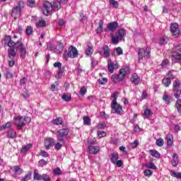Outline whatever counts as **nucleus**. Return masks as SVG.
Instances as JSON below:
<instances>
[{
	"label": "nucleus",
	"instance_id": "obj_1",
	"mask_svg": "<svg viewBox=\"0 0 181 181\" xmlns=\"http://www.w3.org/2000/svg\"><path fill=\"white\" fill-rule=\"evenodd\" d=\"M4 40L9 47L8 49V58L9 59H15V57L16 56V52H15V46H16V42H13V40H12V37H11L10 35L4 36Z\"/></svg>",
	"mask_w": 181,
	"mask_h": 181
},
{
	"label": "nucleus",
	"instance_id": "obj_2",
	"mask_svg": "<svg viewBox=\"0 0 181 181\" xmlns=\"http://www.w3.org/2000/svg\"><path fill=\"white\" fill-rule=\"evenodd\" d=\"M14 119V125L16 126V128L18 129H22L23 127L28 125V124H30L32 119L28 116H21L18 115L13 117Z\"/></svg>",
	"mask_w": 181,
	"mask_h": 181
},
{
	"label": "nucleus",
	"instance_id": "obj_3",
	"mask_svg": "<svg viewBox=\"0 0 181 181\" xmlns=\"http://www.w3.org/2000/svg\"><path fill=\"white\" fill-rule=\"evenodd\" d=\"M129 71V67H124L119 70V74H113L112 76V80L113 83H118L119 81H122L124 78H125V76H127V73Z\"/></svg>",
	"mask_w": 181,
	"mask_h": 181
},
{
	"label": "nucleus",
	"instance_id": "obj_4",
	"mask_svg": "<svg viewBox=\"0 0 181 181\" xmlns=\"http://www.w3.org/2000/svg\"><path fill=\"white\" fill-rule=\"evenodd\" d=\"M69 132L70 130L69 129H62L57 131V139L59 142H62V144H66L64 141V138L69 135Z\"/></svg>",
	"mask_w": 181,
	"mask_h": 181
},
{
	"label": "nucleus",
	"instance_id": "obj_5",
	"mask_svg": "<svg viewBox=\"0 0 181 181\" xmlns=\"http://www.w3.org/2000/svg\"><path fill=\"white\" fill-rule=\"evenodd\" d=\"M125 35H127V30H125V29H124V28H120L118 30L116 36H113L112 37V41L113 42V43L115 45H118V42H119V40H122V39H124V36H125Z\"/></svg>",
	"mask_w": 181,
	"mask_h": 181
},
{
	"label": "nucleus",
	"instance_id": "obj_6",
	"mask_svg": "<svg viewBox=\"0 0 181 181\" xmlns=\"http://www.w3.org/2000/svg\"><path fill=\"white\" fill-rule=\"evenodd\" d=\"M139 62L144 57L148 59L151 56V48L146 47V49H139L138 51Z\"/></svg>",
	"mask_w": 181,
	"mask_h": 181
},
{
	"label": "nucleus",
	"instance_id": "obj_7",
	"mask_svg": "<svg viewBox=\"0 0 181 181\" xmlns=\"http://www.w3.org/2000/svg\"><path fill=\"white\" fill-rule=\"evenodd\" d=\"M53 5L49 1H44L42 4V13L47 16L52 13Z\"/></svg>",
	"mask_w": 181,
	"mask_h": 181
},
{
	"label": "nucleus",
	"instance_id": "obj_8",
	"mask_svg": "<svg viewBox=\"0 0 181 181\" xmlns=\"http://www.w3.org/2000/svg\"><path fill=\"white\" fill-rule=\"evenodd\" d=\"M170 32L175 37H179L180 35V29L179 28V24L176 23H171Z\"/></svg>",
	"mask_w": 181,
	"mask_h": 181
},
{
	"label": "nucleus",
	"instance_id": "obj_9",
	"mask_svg": "<svg viewBox=\"0 0 181 181\" xmlns=\"http://www.w3.org/2000/svg\"><path fill=\"white\" fill-rule=\"evenodd\" d=\"M16 46L17 49H19L21 56L22 59H25L26 56V48L25 47V45H23V42L22 41L19 40L16 42Z\"/></svg>",
	"mask_w": 181,
	"mask_h": 181
},
{
	"label": "nucleus",
	"instance_id": "obj_10",
	"mask_svg": "<svg viewBox=\"0 0 181 181\" xmlns=\"http://www.w3.org/2000/svg\"><path fill=\"white\" fill-rule=\"evenodd\" d=\"M111 108L112 114H118V115H121V112H122V106L116 103H111Z\"/></svg>",
	"mask_w": 181,
	"mask_h": 181
},
{
	"label": "nucleus",
	"instance_id": "obj_11",
	"mask_svg": "<svg viewBox=\"0 0 181 181\" xmlns=\"http://www.w3.org/2000/svg\"><path fill=\"white\" fill-rule=\"evenodd\" d=\"M49 49L55 52V53H61V52H63V49H64V45H63V42H59L57 46L49 45Z\"/></svg>",
	"mask_w": 181,
	"mask_h": 181
},
{
	"label": "nucleus",
	"instance_id": "obj_12",
	"mask_svg": "<svg viewBox=\"0 0 181 181\" xmlns=\"http://www.w3.org/2000/svg\"><path fill=\"white\" fill-rule=\"evenodd\" d=\"M67 54L71 59H76V57H78V51L77 50V48L70 46L68 49Z\"/></svg>",
	"mask_w": 181,
	"mask_h": 181
},
{
	"label": "nucleus",
	"instance_id": "obj_13",
	"mask_svg": "<svg viewBox=\"0 0 181 181\" xmlns=\"http://www.w3.org/2000/svg\"><path fill=\"white\" fill-rule=\"evenodd\" d=\"M119 65L117 62H113L112 59H109L107 62V69L110 73H114V70L118 69Z\"/></svg>",
	"mask_w": 181,
	"mask_h": 181
},
{
	"label": "nucleus",
	"instance_id": "obj_14",
	"mask_svg": "<svg viewBox=\"0 0 181 181\" xmlns=\"http://www.w3.org/2000/svg\"><path fill=\"white\" fill-rule=\"evenodd\" d=\"M173 57L175 59V60H179L180 62H181V45H180L175 47L173 52Z\"/></svg>",
	"mask_w": 181,
	"mask_h": 181
},
{
	"label": "nucleus",
	"instance_id": "obj_15",
	"mask_svg": "<svg viewBox=\"0 0 181 181\" xmlns=\"http://www.w3.org/2000/svg\"><path fill=\"white\" fill-rule=\"evenodd\" d=\"M99 54L100 56H104V57H110V47L107 45H104L101 49L98 50Z\"/></svg>",
	"mask_w": 181,
	"mask_h": 181
},
{
	"label": "nucleus",
	"instance_id": "obj_16",
	"mask_svg": "<svg viewBox=\"0 0 181 181\" xmlns=\"http://www.w3.org/2000/svg\"><path fill=\"white\" fill-rule=\"evenodd\" d=\"M11 16L14 18V19L21 18V6H17L14 7V9H13L11 12Z\"/></svg>",
	"mask_w": 181,
	"mask_h": 181
},
{
	"label": "nucleus",
	"instance_id": "obj_17",
	"mask_svg": "<svg viewBox=\"0 0 181 181\" xmlns=\"http://www.w3.org/2000/svg\"><path fill=\"white\" fill-rule=\"evenodd\" d=\"M93 53H94L93 44H91L90 42H88L86 49L85 50V54H86V56H91Z\"/></svg>",
	"mask_w": 181,
	"mask_h": 181
},
{
	"label": "nucleus",
	"instance_id": "obj_18",
	"mask_svg": "<svg viewBox=\"0 0 181 181\" xmlns=\"http://www.w3.org/2000/svg\"><path fill=\"white\" fill-rule=\"evenodd\" d=\"M131 81L134 86H138V84L141 83V77H139L138 74L134 73L131 77Z\"/></svg>",
	"mask_w": 181,
	"mask_h": 181
},
{
	"label": "nucleus",
	"instance_id": "obj_19",
	"mask_svg": "<svg viewBox=\"0 0 181 181\" xmlns=\"http://www.w3.org/2000/svg\"><path fill=\"white\" fill-rule=\"evenodd\" d=\"M88 150L89 153H92L93 155H95V153H98L100 151V146H89L88 147Z\"/></svg>",
	"mask_w": 181,
	"mask_h": 181
},
{
	"label": "nucleus",
	"instance_id": "obj_20",
	"mask_svg": "<svg viewBox=\"0 0 181 181\" xmlns=\"http://www.w3.org/2000/svg\"><path fill=\"white\" fill-rule=\"evenodd\" d=\"M33 145L32 144H28L27 145L23 146L21 149V153L23 155H26V153L29 152L30 149H32V147Z\"/></svg>",
	"mask_w": 181,
	"mask_h": 181
},
{
	"label": "nucleus",
	"instance_id": "obj_21",
	"mask_svg": "<svg viewBox=\"0 0 181 181\" xmlns=\"http://www.w3.org/2000/svg\"><path fill=\"white\" fill-rule=\"evenodd\" d=\"M52 145H54V139L53 138H49V139H46L45 140V146L46 149H49L50 146Z\"/></svg>",
	"mask_w": 181,
	"mask_h": 181
},
{
	"label": "nucleus",
	"instance_id": "obj_22",
	"mask_svg": "<svg viewBox=\"0 0 181 181\" xmlns=\"http://www.w3.org/2000/svg\"><path fill=\"white\" fill-rule=\"evenodd\" d=\"M107 29L110 30V32H114L117 28H118V23L117 22H112L107 24Z\"/></svg>",
	"mask_w": 181,
	"mask_h": 181
},
{
	"label": "nucleus",
	"instance_id": "obj_23",
	"mask_svg": "<svg viewBox=\"0 0 181 181\" xmlns=\"http://www.w3.org/2000/svg\"><path fill=\"white\" fill-rule=\"evenodd\" d=\"M16 132L13 129H10L7 132L6 137L9 138L10 139H15L16 138Z\"/></svg>",
	"mask_w": 181,
	"mask_h": 181
},
{
	"label": "nucleus",
	"instance_id": "obj_24",
	"mask_svg": "<svg viewBox=\"0 0 181 181\" xmlns=\"http://www.w3.org/2000/svg\"><path fill=\"white\" fill-rule=\"evenodd\" d=\"M119 158V156H118L117 153H112L110 156V159L112 163H113V164L117 163V161L118 160Z\"/></svg>",
	"mask_w": 181,
	"mask_h": 181
},
{
	"label": "nucleus",
	"instance_id": "obj_25",
	"mask_svg": "<svg viewBox=\"0 0 181 181\" xmlns=\"http://www.w3.org/2000/svg\"><path fill=\"white\" fill-rule=\"evenodd\" d=\"M179 156L176 153H173V160L171 161L172 166H177L179 163V160H178Z\"/></svg>",
	"mask_w": 181,
	"mask_h": 181
},
{
	"label": "nucleus",
	"instance_id": "obj_26",
	"mask_svg": "<svg viewBox=\"0 0 181 181\" xmlns=\"http://www.w3.org/2000/svg\"><path fill=\"white\" fill-rule=\"evenodd\" d=\"M62 8V3L59 1H55L52 4V11H59Z\"/></svg>",
	"mask_w": 181,
	"mask_h": 181
},
{
	"label": "nucleus",
	"instance_id": "obj_27",
	"mask_svg": "<svg viewBox=\"0 0 181 181\" xmlns=\"http://www.w3.org/2000/svg\"><path fill=\"white\" fill-rule=\"evenodd\" d=\"M54 125H62L63 124V119L62 117H57L52 121Z\"/></svg>",
	"mask_w": 181,
	"mask_h": 181
},
{
	"label": "nucleus",
	"instance_id": "obj_28",
	"mask_svg": "<svg viewBox=\"0 0 181 181\" xmlns=\"http://www.w3.org/2000/svg\"><path fill=\"white\" fill-rule=\"evenodd\" d=\"M167 145H168V146H172V145H173V135H167Z\"/></svg>",
	"mask_w": 181,
	"mask_h": 181
},
{
	"label": "nucleus",
	"instance_id": "obj_29",
	"mask_svg": "<svg viewBox=\"0 0 181 181\" xmlns=\"http://www.w3.org/2000/svg\"><path fill=\"white\" fill-rule=\"evenodd\" d=\"M163 100L165 103V104H170V101H172V96L168 94H164Z\"/></svg>",
	"mask_w": 181,
	"mask_h": 181
},
{
	"label": "nucleus",
	"instance_id": "obj_30",
	"mask_svg": "<svg viewBox=\"0 0 181 181\" xmlns=\"http://www.w3.org/2000/svg\"><path fill=\"white\" fill-rule=\"evenodd\" d=\"M103 25H104V21H103V20H100L98 27L97 28V30H96L97 33H102L103 30Z\"/></svg>",
	"mask_w": 181,
	"mask_h": 181
},
{
	"label": "nucleus",
	"instance_id": "obj_31",
	"mask_svg": "<svg viewBox=\"0 0 181 181\" xmlns=\"http://www.w3.org/2000/svg\"><path fill=\"white\" fill-rule=\"evenodd\" d=\"M34 180H42V175L39 173L38 170H34Z\"/></svg>",
	"mask_w": 181,
	"mask_h": 181
},
{
	"label": "nucleus",
	"instance_id": "obj_32",
	"mask_svg": "<svg viewBox=\"0 0 181 181\" xmlns=\"http://www.w3.org/2000/svg\"><path fill=\"white\" fill-rule=\"evenodd\" d=\"M149 153L151 156L154 158H160V154L156 150H150Z\"/></svg>",
	"mask_w": 181,
	"mask_h": 181
},
{
	"label": "nucleus",
	"instance_id": "obj_33",
	"mask_svg": "<svg viewBox=\"0 0 181 181\" xmlns=\"http://www.w3.org/2000/svg\"><path fill=\"white\" fill-rule=\"evenodd\" d=\"M4 75L6 76V78H12V77H13V76L11 73V71H9V69H8L7 68H5L4 69Z\"/></svg>",
	"mask_w": 181,
	"mask_h": 181
},
{
	"label": "nucleus",
	"instance_id": "obj_34",
	"mask_svg": "<svg viewBox=\"0 0 181 181\" xmlns=\"http://www.w3.org/2000/svg\"><path fill=\"white\" fill-rule=\"evenodd\" d=\"M13 172L16 175H21L23 173V170L20 168L19 166H14L13 167Z\"/></svg>",
	"mask_w": 181,
	"mask_h": 181
},
{
	"label": "nucleus",
	"instance_id": "obj_35",
	"mask_svg": "<svg viewBox=\"0 0 181 181\" xmlns=\"http://www.w3.org/2000/svg\"><path fill=\"white\" fill-rule=\"evenodd\" d=\"M27 5L29 8H35L36 6V0H27Z\"/></svg>",
	"mask_w": 181,
	"mask_h": 181
},
{
	"label": "nucleus",
	"instance_id": "obj_36",
	"mask_svg": "<svg viewBox=\"0 0 181 181\" xmlns=\"http://www.w3.org/2000/svg\"><path fill=\"white\" fill-rule=\"evenodd\" d=\"M172 83V81H170V78H166L163 79V84L165 86V87H169Z\"/></svg>",
	"mask_w": 181,
	"mask_h": 181
},
{
	"label": "nucleus",
	"instance_id": "obj_37",
	"mask_svg": "<svg viewBox=\"0 0 181 181\" xmlns=\"http://www.w3.org/2000/svg\"><path fill=\"white\" fill-rule=\"evenodd\" d=\"M62 100L64 101H66L69 102L71 100V95L69 94V93H64L62 97Z\"/></svg>",
	"mask_w": 181,
	"mask_h": 181
},
{
	"label": "nucleus",
	"instance_id": "obj_38",
	"mask_svg": "<svg viewBox=\"0 0 181 181\" xmlns=\"http://www.w3.org/2000/svg\"><path fill=\"white\" fill-rule=\"evenodd\" d=\"M83 124L88 126L91 125V119L88 117H83Z\"/></svg>",
	"mask_w": 181,
	"mask_h": 181
},
{
	"label": "nucleus",
	"instance_id": "obj_39",
	"mask_svg": "<svg viewBox=\"0 0 181 181\" xmlns=\"http://www.w3.org/2000/svg\"><path fill=\"white\" fill-rule=\"evenodd\" d=\"M176 108L181 115V99H178L175 103Z\"/></svg>",
	"mask_w": 181,
	"mask_h": 181
},
{
	"label": "nucleus",
	"instance_id": "obj_40",
	"mask_svg": "<svg viewBox=\"0 0 181 181\" xmlns=\"http://www.w3.org/2000/svg\"><path fill=\"white\" fill-rule=\"evenodd\" d=\"M32 179V173L29 172L24 177L22 178L21 181H29Z\"/></svg>",
	"mask_w": 181,
	"mask_h": 181
},
{
	"label": "nucleus",
	"instance_id": "obj_41",
	"mask_svg": "<svg viewBox=\"0 0 181 181\" xmlns=\"http://www.w3.org/2000/svg\"><path fill=\"white\" fill-rule=\"evenodd\" d=\"M27 36H30L33 33V28L31 26H28L25 29Z\"/></svg>",
	"mask_w": 181,
	"mask_h": 181
},
{
	"label": "nucleus",
	"instance_id": "obj_42",
	"mask_svg": "<svg viewBox=\"0 0 181 181\" xmlns=\"http://www.w3.org/2000/svg\"><path fill=\"white\" fill-rule=\"evenodd\" d=\"M171 176H173V177H176L177 179H181V173H176L175 171L170 172Z\"/></svg>",
	"mask_w": 181,
	"mask_h": 181
},
{
	"label": "nucleus",
	"instance_id": "obj_43",
	"mask_svg": "<svg viewBox=\"0 0 181 181\" xmlns=\"http://www.w3.org/2000/svg\"><path fill=\"white\" fill-rule=\"evenodd\" d=\"M37 28H45L46 26V21L45 20L40 21L37 24H36Z\"/></svg>",
	"mask_w": 181,
	"mask_h": 181
},
{
	"label": "nucleus",
	"instance_id": "obj_44",
	"mask_svg": "<svg viewBox=\"0 0 181 181\" xmlns=\"http://www.w3.org/2000/svg\"><path fill=\"white\" fill-rule=\"evenodd\" d=\"M118 92H115L112 95V98H113V100H112L111 104H114L117 103V98H118Z\"/></svg>",
	"mask_w": 181,
	"mask_h": 181
},
{
	"label": "nucleus",
	"instance_id": "obj_45",
	"mask_svg": "<svg viewBox=\"0 0 181 181\" xmlns=\"http://www.w3.org/2000/svg\"><path fill=\"white\" fill-rule=\"evenodd\" d=\"M108 82V79L107 78H102L101 79L98 80V83L101 86H104V84H107Z\"/></svg>",
	"mask_w": 181,
	"mask_h": 181
},
{
	"label": "nucleus",
	"instance_id": "obj_46",
	"mask_svg": "<svg viewBox=\"0 0 181 181\" xmlns=\"http://www.w3.org/2000/svg\"><path fill=\"white\" fill-rule=\"evenodd\" d=\"M12 127V122H8L6 124H3L1 127V129H7V128H11Z\"/></svg>",
	"mask_w": 181,
	"mask_h": 181
},
{
	"label": "nucleus",
	"instance_id": "obj_47",
	"mask_svg": "<svg viewBox=\"0 0 181 181\" xmlns=\"http://www.w3.org/2000/svg\"><path fill=\"white\" fill-rule=\"evenodd\" d=\"M47 165V161H46L45 159H41L38 162V165L40 168H43V166H46Z\"/></svg>",
	"mask_w": 181,
	"mask_h": 181
},
{
	"label": "nucleus",
	"instance_id": "obj_48",
	"mask_svg": "<svg viewBox=\"0 0 181 181\" xmlns=\"http://www.w3.org/2000/svg\"><path fill=\"white\" fill-rule=\"evenodd\" d=\"M53 173L56 176H59V175H62V170L60 169V168H57L53 170Z\"/></svg>",
	"mask_w": 181,
	"mask_h": 181
},
{
	"label": "nucleus",
	"instance_id": "obj_49",
	"mask_svg": "<svg viewBox=\"0 0 181 181\" xmlns=\"http://www.w3.org/2000/svg\"><path fill=\"white\" fill-rule=\"evenodd\" d=\"M164 144L165 142L163 141L162 138L157 139L156 141V144L157 145V146H162Z\"/></svg>",
	"mask_w": 181,
	"mask_h": 181
},
{
	"label": "nucleus",
	"instance_id": "obj_50",
	"mask_svg": "<svg viewBox=\"0 0 181 181\" xmlns=\"http://www.w3.org/2000/svg\"><path fill=\"white\" fill-rule=\"evenodd\" d=\"M146 166L148 169H156V165H155V164L153 163H148L146 164Z\"/></svg>",
	"mask_w": 181,
	"mask_h": 181
},
{
	"label": "nucleus",
	"instance_id": "obj_51",
	"mask_svg": "<svg viewBox=\"0 0 181 181\" xmlns=\"http://www.w3.org/2000/svg\"><path fill=\"white\" fill-rule=\"evenodd\" d=\"M180 87V82L179 81H175L173 83V90H176V89Z\"/></svg>",
	"mask_w": 181,
	"mask_h": 181
},
{
	"label": "nucleus",
	"instance_id": "obj_52",
	"mask_svg": "<svg viewBox=\"0 0 181 181\" xmlns=\"http://www.w3.org/2000/svg\"><path fill=\"white\" fill-rule=\"evenodd\" d=\"M174 91V96L175 97V98H179V97H180V94H181V90L179 89H175L173 90Z\"/></svg>",
	"mask_w": 181,
	"mask_h": 181
},
{
	"label": "nucleus",
	"instance_id": "obj_53",
	"mask_svg": "<svg viewBox=\"0 0 181 181\" xmlns=\"http://www.w3.org/2000/svg\"><path fill=\"white\" fill-rule=\"evenodd\" d=\"M53 145L54 146V149H56L57 151H60V149H62V147L63 146L62 144L59 142L54 144V141Z\"/></svg>",
	"mask_w": 181,
	"mask_h": 181
},
{
	"label": "nucleus",
	"instance_id": "obj_54",
	"mask_svg": "<svg viewBox=\"0 0 181 181\" xmlns=\"http://www.w3.org/2000/svg\"><path fill=\"white\" fill-rule=\"evenodd\" d=\"M110 4L113 6V8H118V1L115 0H110Z\"/></svg>",
	"mask_w": 181,
	"mask_h": 181
},
{
	"label": "nucleus",
	"instance_id": "obj_55",
	"mask_svg": "<svg viewBox=\"0 0 181 181\" xmlns=\"http://www.w3.org/2000/svg\"><path fill=\"white\" fill-rule=\"evenodd\" d=\"M41 180H44V181L51 180L50 176H49L47 174H42Z\"/></svg>",
	"mask_w": 181,
	"mask_h": 181
},
{
	"label": "nucleus",
	"instance_id": "obj_56",
	"mask_svg": "<svg viewBox=\"0 0 181 181\" xmlns=\"http://www.w3.org/2000/svg\"><path fill=\"white\" fill-rule=\"evenodd\" d=\"M145 117H149L152 115V111L148 108H146L144 112Z\"/></svg>",
	"mask_w": 181,
	"mask_h": 181
},
{
	"label": "nucleus",
	"instance_id": "obj_57",
	"mask_svg": "<svg viewBox=\"0 0 181 181\" xmlns=\"http://www.w3.org/2000/svg\"><path fill=\"white\" fill-rule=\"evenodd\" d=\"M106 136L107 133H105V132L98 131V136H99V138H104V136Z\"/></svg>",
	"mask_w": 181,
	"mask_h": 181
},
{
	"label": "nucleus",
	"instance_id": "obj_58",
	"mask_svg": "<svg viewBox=\"0 0 181 181\" xmlns=\"http://www.w3.org/2000/svg\"><path fill=\"white\" fill-rule=\"evenodd\" d=\"M153 173L152 172V170H149V169L144 170V175H145V176H148V177H149L150 176H152Z\"/></svg>",
	"mask_w": 181,
	"mask_h": 181
},
{
	"label": "nucleus",
	"instance_id": "obj_59",
	"mask_svg": "<svg viewBox=\"0 0 181 181\" xmlns=\"http://www.w3.org/2000/svg\"><path fill=\"white\" fill-rule=\"evenodd\" d=\"M116 53L117 56H121V54H123L124 52L122 51V48L119 47L116 48Z\"/></svg>",
	"mask_w": 181,
	"mask_h": 181
},
{
	"label": "nucleus",
	"instance_id": "obj_60",
	"mask_svg": "<svg viewBox=\"0 0 181 181\" xmlns=\"http://www.w3.org/2000/svg\"><path fill=\"white\" fill-rule=\"evenodd\" d=\"M168 64H169V59H166L163 60L160 66L161 67H166V66H168Z\"/></svg>",
	"mask_w": 181,
	"mask_h": 181
},
{
	"label": "nucleus",
	"instance_id": "obj_61",
	"mask_svg": "<svg viewBox=\"0 0 181 181\" xmlns=\"http://www.w3.org/2000/svg\"><path fill=\"white\" fill-rule=\"evenodd\" d=\"M81 95H84L86 93H87V88L85 86H83L80 91H79Z\"/></svg>",
	"mask_w": 181,
	"mask_h": 181
},
{
	"label": "nucleus",
	"instance_id": "obj_62",
	"mask_svg": "<svg viewBox=\"0 0 181 181\" xmlns=\"http://www.w3.org/2000/svg\"><path fill=\"white\" fill-rule=\"evenodd\" d=\"M97 64H98V62L95 60L94 58H91V66L93 69H94V67H95Z\"/></svg>",
	"mask_w": 181,
	"mask_h": 181
},
{
	"label": "nucleus",
	"instance_id": "obj_63",
	"mask_svg": "<svg viewBox=\"0 0 181 181\" xmlns=\"http://www.w3.org/2000/svg\"><path fill=\"white\" fill-rule=\"evenodd\" d=\"M64 71V69L63 68H59V71H58V77L60 78L61 77L63 76V73Z\"/></svg>",
	"mask_w": 181,
	"mask_h": 181
},
{
	"label": "nucleus",
	"instance_id": "obj_64",
	"mask_svg": "<svg viewBox=\"0 0 181 181\" xmlns=\"http://www.w3.org/2000/svg\"><path fill=\"white\" fill-rule=\"evenodd\" d=\"M105 127H107V125L105 124V123H99L98 124V129H104V128H105Z\"/></svg>",
	"mask_w": 181,
	"mask_h": 181
}]
</instances>
